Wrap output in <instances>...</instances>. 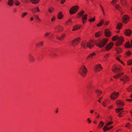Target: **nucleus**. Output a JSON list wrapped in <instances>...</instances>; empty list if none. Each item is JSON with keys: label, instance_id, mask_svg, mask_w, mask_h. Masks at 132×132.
I'll return each instance as SVG.
<instances>
[{"label": "nucleus", "instance_id": "f257e3e1", "mask_svg": "<svg viewBox=\"0 0 132 132\" xmlns=\"http://www.w3.org/2000/svg\"><path fill=\"white\" fill-rule=\"evenodd\" d=\"M94 43L92 40H90L88 42L84 41L81 42V45L84 48H86L87 47H88L91 49L93 47Z\"/></svg>", "mask_w": 132, "mask_h": 132}, {"label": "nucleus", "instance_id": "f03ea898", "mask_svg": "<svg viewBox=\"0 0 132 132\" xmlns=\"http://www.w3.org/2000/svg\"><path fill=\"white\" fill-rule=\"evenodd\" d=\"M112 39L113 41H117L116 44L117 46L121 45L124 41V39L122 37H119L118 36H113L112 38Z\"/></svg>", "mask_w": 132, "mask_h": 132}, {"label": "nucleus", "instance_id": "7ed1b4c3", "mask_svg": "<svg viewBox=\"0 0 132 132\" xmlns=\"http://www.w3.org/2000/svg\"><path fill=\"white\" fill-rule=\"evenodd\" d=\"M108 41L107 39H103L102 40H98L95 41V45L100 48L104 46L106 44Z\"/></svg>", "mask_w": 132, "mask_h": 132}, {"label": "nucleus", "instance_id": "20e7f679", "mask_svg": "<svg viewBox=\"0 0 132 132\" xmlns=\"http://www.w3.org/2000/svg\"><path fill=\"white\" fill-rule=\"evenodd\" d=\"M87 68L84 65H83L79 68V73L83 77L85 76L87 73Z\"/></svg>", "mask_w": 132, "mask_h": 132}, {"label": "nucleus", "instance_id": "39448f33", "mask_svg": "<svg viewBox=\"0 0 132 132\" xmlns=\"http://www.w3.org/2000/svg\"><path fill=\"white\" fill-rule=\"evenodd\" d=\"M79 7L77 6H75L72 7L70 10V13L72 14L75 13L78 11Z\"/></svg>", "mask_w": 132, "mask_h": 132}, {"label": "nucleus", "instance_id": "423d86ee", "mask_svg": "<svg viewBox=\"0 0 132 132\" xmlns=\"http://www.w3.org/2000/svg\"><path fill=\"white\" fill-rule=\"evenodd\" d=\"M81 38L80 37H78L73 40L70 43L73 46L77 45L79 43L80 40Z\"/></svg>", "mask_w": 132, "mask_h": 132}, {"label": "nucleus", "instance_id": "0eeeda50", "mask_svg": "<svg viewBox=\"0 0 132 132\" xmlns=\"http://www.w3.org/2000/svg\"><path fill=\"white\" fill-rule=\"evenodd\" d=\"M94 69L95 71L97 72L102 70L103 68L100 64H98L95 66L94 67Z\"/></svg>", "mask_w": 132, "mask_h": 132}, {"label": "nucleus", "instance_id": "6e6552de", "mask_svg": "<svg viewBox=\"0 0 132 132\" xmlns=\"http://www.w3.org/2000/svg\"><path fill=\"white\" fill-rule=\"evenodd\" d=\"M116 104L118 107H122L124 105V102L123 101L120 100H117L116 102Z\"/></svg>", "mask_w": 132, "mask_h": 132}, {"label": "nucleus", "instance_id": "1a4fd4ad", "mask_svg": "<svg viewBox=\"0 0 132 132\" xmlns=\"http://www.w3.org/2000/svg\"><path fill=\"white\" fill-rule=\"evenodd\" d=\"M119 95V93L117 92V93L115 92H113L111 95V98L113 100H114L116 99L118 96Z\"/></svg>", "mask_w": 132, "mask_h": 132}, {"label": "nucleus", "instance_id": "9d476101", "mask_svg": "<svg viewBox=\"0 0 132 132\" xmlns=\"http://www.w3.org/2000/svg\"><path fill=\"white\" fill-rule=\"evenodd\" d=\"M113 43H111L108 44L106 46V50L107 51H108L112 48L113 46Z\"/></svg>", "mask_w": 132, "mask_h": 132}, {"label": "nucleus", "instance_id": "9b49d317", "mask_svg": "<svg viewBox=\"0 0 132 132\" xmlns=\"http://www.w3.org/2000/svg\"><path fill=\"white\" fill-rule=\"evenodd\" d=\"M28 57L30 61L31 62H33L34 61L35 59L33 56L30 53L29 54Z\"/></svg>", "mask_w": 132, "mask_h": 132}, {"label": "nucleus", "instance_id": "f8f14e48", "mask_svg": "<svg viewBox=\"0 0 132 132\" xmlns=\"http://www.w3.org/2000/svg\"><path fill=\"white\" fill-rule=\"evenodd\" d=\"M129 20L128 17L127 15H125L122 18V21L123 22L125 23H127Z\"/></svg>", "mask_w": 132, "mask_h": 132}, {"label": "nucleus", "instance_id": "ddd939ff", "mask_svg": "<svg viewBox=\"0 0 132 132\" xmlns=\"http://www.w3.org/2000/svg\"><path fill=\"white\" fill-rule=\"evenodd\" d=\"M87 15L86 14L83 15L82 17V21L83 23L86 22L85 20H87Z\"/></svg>", "mask_w": 132, "mask_h": 132}, {"label": "nucleus", "instance_id": "4468645a", "mask_svg": "<svg viewBox=\"0 0 132 132\" xmlns=\"http://www.w3.org/2000/svg\"><path fill=\"white\" fill-rule=\"evenodd\" d=\"M105 36L106 37H109L111 35L110 31L108 29H106L105 31Z\"/></svg>", "mask_w": 132, "mask_h": 132}, {"label": "nucleus", "instance_id": "2eb2a0df", "mask_svg": "<svg viewBox=\"0 0 132 132\" xmlns=\"http://www.w3.org/2000/svg\"><path fill=\"white\" fill-rule=\"evenodd\" d=\"M120 80H123V81L124 84L129 80V78L128 77L126 76H124L123 78L121 79Z\"/></svg>", "mask_w": 132, "mask_h": 132}, {"label": "nucleus", "instance_id": "dca6fc26", "mask_svg": "<svg viewBox=\"0 0 132 132\" xmlns=\"http://www.w3.org/2000/svg\"><path fill=\"white\" fill-rule=\"evenodd\" d=\"M120 68H118L115 67H114L112 69V71L113 72H115L116 73H118V71L119 70H120Z\"/></svg>", "mask_w": 132, "mask_h": 132}, {"label": "nucleus", "instance_id": "f3484780", "mask_svg": "<svg viewBox=\"0 0 132 132\" xmlns=\"http://www.w3.org/2000/svg\"><path fill=\"white\" fill-rule=\"evenodd\" d=\"M131 33V31L129 29L125 30L124 32L125 34L128 36H129Z\"/></svg>", "mask_w": 132, "mask_h": 132}, {"label": "nucleus", "instance_id": "a211bd4d", "mask_svg": "<svg viewBox=\"0 0 132 132\" xmlns=\"http://www.w3.org/2000/svg\"><path fill=\"white\" fill-rule=\"evenodd\" d=\"M56 29L59 32L62 31L63 29V27L59 25L57 26L56 28Z\"/></svg>", "mask_w": 132, "mask_h": 132}, {"label": "nucleus", "instance_id": "6ab92c4d", "mask_svg": "<svg viewBox=\"0 0 132 132\" xmlns=\"http://www.w3.org/2000/svg\"><path fill=\"white\" fill-rule=\"evenodd\" d=\"M81 26V25H76L73 27V29H72V30L75 31L79 29Z\"/></svg>", "mask_w": 132, "mask_h": 132}, {"label": "nucleus", "instance_id": "aec40b11", "mask_svg": "<svg viewBox=\"0 0 132 132\" xmlns=\"http://www.w3.org/2000/svg\"><path fill=\"white\" fill-rule=\"evenodd\" d=\"M131 45L130 44L129 42H127L126 45L125 47L127 48L132 47V39L131 42Z\"/></svg>", "mask_w": 132, "mask_h": 132}, {"label": "nucleus", "instance_id": "412c9836", "mask_svg": "<svg viewBox=\"0 0 132 132\" xmlns=\"http://www.w3.org/2000/svg\"><path fill=\"white\" fill-rule=\"evenodd\" d=\"M14 2V0H9L7 4L10 6H12L13 5Z\"/></svg>", "mask_w": 132, "mask_h": 132}, {"label": "nucleus", "instance_id": "4be33fe9", "mask_svg": "<svg viewBox=\"0 0 132 132\" xmlns=\"http://www.w3.org/2000/svg\"><path fill=\"white\" fill-rule=\"evenodd\" d=\"M113 127V126H111L109 128L108 127H107L106 126H104V128H103V129L104 131H106L107 130H109L110 129L112 128Z\"/></svg>", "mask_w": 132, "mask_h": 132}, {"label": "nucleus", "instance_id": "5701e85b", "mask_svg": "<svg viewBox=\"0 0 132 132\" xmlns=\"http://www.w3.org/2000/svg\"><path fill=\"white\" fill-rule=\"evenodd\" d=\"M50 56L52 57H56L57 56V54L54 51H51L50 52Z\"/></svg>", "mask_w": 132, "mask_h": 132}, {"label": "nucleus", "instance_id": "b1692460", "mask_svg": "<svg viewBox=\"0 0 132 132\" xmlns=\"http://www.w3.org/2000/svg\"><path fill=\"white\" fill-rule=\"evenodd\" d=\"M104 22V20L103 19H101L100 22L97 24V26L98 27L101 26L103 24Z\"/></svg>", "mask_w": 132, "mask_h": 132}, {"label": "nucleus", "instance_id": "393cba45", "mask_svg": "<svg viewBox=\"0 0 132 132\" xmlns=\"http://www.w3.org/2000/svg\"><path fill=\"white\" fill-rule=\"evenodd\" d=\"M63 17V16L62 14V12H60L57 15V18L59 19H62Z\"/></svg>", "mask_w": 132, "mask_h": 132}, {"label": "nucleus", "instance_id": "a878e982", "mask_svg": "<svg viewBox=\"0 0 132 132\" xmlns=\"http://www.w3.org/2000/svg\"><path fill=\"white\" fill-rule=\"evenodd\" d=\"M31 11L34 13L36 12H40V11L38 7H37L32 9Z\"/></svg>", "mask_w": 132, "mask_h": 132}, {"label": "nucleus", "instance_id": "bb28decb", "mask_svg": "<svg viewBox=\"0 0 132 132\" xmlns=\"http://www.w3.org/2000/svg\"><path fill=\"white\" fill-rule=\"evenodd\" d=\"M115 7L117 10L119 11H121V7L120 5L118 4H116L115 5Z\"/></svg>", "mask_w": 132, "mask_h": 132}, {"label": "nucleus", "instance_id": "cd10ccee", "mask_svg": "<svg viewBox=\"0 0 132 132\" xmlns=\"http://www.w3.org/2000/svg\"><path fill=\"white\" fill-rule=\"evenodd\" d=\"M85 13L84 11L83 10L81 11L78 14V15L79 18V17H81L82 16V15L84 14Z\"/></svg>", "mask_w": 132, "mask_h": 132}, {"label": "nucleus", "instance_id": "c85d7f7f", "mask_svg": "<svg viewBox=\"0 0 132 132\" xmlns=\"http://www.w3.org/2000/svg\"><path fill=\"white\" fill-rule=\"evenodd\" d=\"M65 34H63L62 35L61 37H59L58 36H57V39L60 40H62L63 39V38L65 37Z\"/></svg>", "mask_w": 132, "mask_h": 132}, {"label": "nucleus", "instance_id": "c756f323", "mask_svg": "<svg viewBox=\"0 0 132 132\" xmlns=\"http://www.w3.org/2000/svg\"><path fill=\"white\" fill-rule=\"evenodd\" d=\"M30 1L32 3L34 4H37L38 3L39 1V0H30Z\"/></svg>", "mask_w": 132, "mask_h": 132}, {"label": "nucleus", "instance_id": "7c9ffc66", "mask_svg": "<svg viewBox=\"0 0 132 132\" xmlns=\"http://www.w3.org/2000/svg\"><path fill=\"white\" fill-rule=\"evenodd\" d=\"M121 3L123 6L127 5L126 1V0H121Z\"/></svg>", "mask_w": 132, "mask_h": 132}, {"label": "nucleus", "instance_id": "2f4dec72", "mask_svg": "<svg viewBox=\"0 0 132 132\" xmlns=\"http://www.w3.org/2000/svg\"><path fill=\"white\" fill-rule=\"evenodd\" d=\"M107 101L105 100L102 103V104L104 107H106L108 104Z\"/></svg>", "mask_w": 132, "mask_h": 132}, {"label": "nucleus", "instance_id": "473e14b6", "mask_svg": "<svg viewBox=\"0 0 132 132\" xmlns=\"http://www.w3.org/2000/svg\"><path fill=\"white\" fill-rule=\"evenodd\" d=\"M123 108H117L116 109V113H118L120 112L123 109Z\"/></svg>", "mask_w": 132, "mask_h": 132}, {"label": "nucleus", "instance_id": "72a5a7b5", "mask_svg": "<svg viewBox=\"0 0 132 132\" xmlns=\"http://www.w3.org/2000/svg\"><path fill=\"white\" fill-rule=\"evenodd\" d=\"M95 55H96L95 53H93L90 54V55H89L87 57V58H92Z\"/></svg>", "mask_w": 132, "mask_h": 132}, {"label": "nucleus", "instance_id": "f704fd0d", "mask_svg": "<svg viewBox=\"0 0 132 132\" xmlns=\"http://www.w3.org/2000/svg\"><path fill=\"white\" fill-rule=\"evenodd\" d=\"M101 35V32H97L95 34V36L96 37H98Z\"/></svg>", "mask_w": 132, "mask_h": 132}, {"label": "nucleus", "instance_id": "c9c22d12", "mask_svg": "<svg viewBox=\"0 0 132 132\" xmlns=\"http://www.w3.org/2000/svg\"><path fill=\"white\" fill-rule=\"evenodd\" d=\"M54 10V8L53 7H50L48 10L49 12L51 13L53 12Z\"/></svg>", "mask_w": 132, "mask_h": 132}, {"label": "nucleus", "instance_id": "e433bc0d", "mask_svg": "<svg viewBox=\"0 0 132 132\" xmlns=\"http://www.w3.org/2000/svg\"><path fill=\"white\" fill-rule=\"evenodd\" d=\"M43 42H41L36 44V46L37 47H38V46H43Z\"/></svg>", "mask_w": 132, "mask_h": 132}, {"label": "nucleus", "instance_id": "4c0bfd02", "mask_svg": "<svg viewBox=\"0 0 132 132\" xmlns=\"http://www.w3.org/2000/svg\"><path fill=\"white\" fill-rule=\"evenodd\" d=\"M122 24L121 23H119L117 25V29H120L122 26Z\"/></svg>", "mask_w": 132, "mask_h": 132}, {"label": "nucleus", "instance_id": "58836bf2", "mask_svg": "<svg viewBox=\"0 0 132 132\" xmlns=\"http://www.w3.org/2000/svg\"><path fill=\"white\" fill-rule=\"evenodd\" d=\"M104 124V123L102 121H101L99 125V127L100 128L102 127Z\"/></svg>", "mask_w": 132, "mask_h": 132}, {"label": "nucleus", "instance_id": "ea45409f", "mask_svg": "<svg viewBox=\"0 0 132 132\" xmlns=\"http://www.w3.org/2000/svg\"><path fill=\"white\" fill-rule=\"evenodd\" d=\"M127 90L129 92H132V85L130 86L128 88H127Z\"/></svg>", "mask_w": 132, "mask_h": 132}, {"label": "nucleus", "instance_id": "a19ab883", "mask_svg": "<svg viewBox=\"0 0 132 132\" xmlns=\"http://www.w3.org/2000/svg\"><path fill=\"white\" fill-rule=\"evenodd\" d=\"M28 13L27 12H24L22 13V14L21 15V17L22 18H23L24 17L26 16L27 14Z\"/></svg>", "mask_w": 132, "mask_h": 132}, {"label": "nucleus", "instance_id": "79ce46f5", "mask_svg": "<svg viewBox=\"0 0 132 132\" xmlns=\"http://www.w3.org/2000/svg\"><path fill=\"white\" fill-rule=\"evenodd\" d=\"M14 2L15 4L17 6H18L20 5V3L17 0H15Z\"/></svg>", "mask_w": 132, "mask_h": 132}, {"label": "nucleus", "instance_id": "37998d69", "mask_svg": "<svg viewBox=\"0 0 132 132\" xmlns=\"http://www.w3.org/2000/svg\"><path fill=\"white\" fill-rule=\"evenodd\" d=\"M116 51L118 53H120L121 51V50L120 48H117L116 49Z\"/></svg>", "mask_w": 132, "mask_h": 132}, {"label": "nucleus", "instance_id": "c03bdc74", "mask_svg": "<svg viewBox=\"0 0 132 132\" xmlns=\"http://www.w3.org/2000/svg\"><path fill=\"white\" fill-rule=\"evenodd\" d=\"M121 74H118L114 76L113 77L114 78H118L120 77L121 76Z\"/></svg>", "mask_w": 132, "mask_h": 132}, {"label": "nucleus", "instance_id": "a18cd8bd", "mask_svg": "<svg viewBox=\"0 0 132 132\" xmlns=\"http://www.w3.org/2000/svg\"><path fill=\"white\" fill-rule=\"evenodd\" d=\"M112 123H113V122L112 121L109 122L106 124L105 126L107 127L108 126H109V125H111Z\"/></svg>", "mask_w": 132, "mask_h": 132}, {"label": "nucleus", "instance_id": "49530a36", "mask_svg": "<svg viewBox=\"0 0 132 132\" xmlns=\"http://www.w3.org/2000/svg\"><path fill=\"white\" fill-rule=\"evenodd\" d=\"M127 64L129 65L132 64V60L128 61L127 62Z\"/></svg>", "mask_w": 132, "mask_h": 132}, {"label": "nucleus", "instance_id": "de8ad7c7", "mask_svg": "<svg viewBox=\"0 0 132 132\" xmlns=\"http://www.w3.org/2000/svg\"><path fill=\"white\" fill-rule=\"evenodd\" d=\"M95 20V17L93 18H92L90 19L89 20V21L90 22H92L94 21Z\"/></svg>", "mask_w": 132, "mask_h": 132}, {"label": "nucleus", "instance_id": "09e8293b", "mask_svg": "<svg viewBox=\"0 0 132 132\" xmlns=\"http://www.w3.org/2000/svg\"><path fill=\"white\" fill-rule=\"evenodd\" d=\"M96 92L97 93L98 95H100L102 93V91H100L98 90H97L96 91Z\"/></svg>", "mask_w": 132, "mask_h": 132}, {"label": "nucleus", "instance_id": "8fccbe9b", "mask_svg": "<svg viewBox=\"0 0 132 132\" xmlns=\"http://www.w3.org/2000/svg\"><path fill=\"white\" fill-rule=\"evenodd\" d=\"M131 126V125L129 123H127L126 126V127L128 128H130Z\"/></svg>", "mask_w": 132, "mask_h": 132}, {"label": "nucleus", "instance_id": "3c124183", "mask_svg": "<svg viewBox=\"0 0 132 132\" xmlns=\"http://www.w3.org/2000/svg\"><path fill=\"white\" fill-rule=\"evenodd\" d=\"M87 87L88 88H92L93 87V86L91 85L90 84H89L88 86Z\"/></svg>", "mask_w": 132, "mask_h": 132}, {"label": "nucleus", "instance_id": "603ef678", "mask_svg": "<svg viewBox=\"0 0 132 132\" xmlns=\"http://www.w3.org/2000/svg\"><path fill=\"white\" fill-rule=\"evenodd\" d=\"M123 115L122 113V112H120L118 114V116L120 117Z\"/></svg>", "mask_w": 132, "mask_h": 132}, {"label": "nucleus", "instance_id": "864d4df0", "mask_svg": "<svg viewBox=\"0 0 132 132\" xmlns=\"http://www.w3.org/2000/svg\"><path fill=\"white\" fill-rule=\"evenodd\" d=\"M117 1V0H113L111 2V3L113 4H114L116 3Z\"/></svg>", "mask_w": 132, "mask_h": 132}, {"label": "nucleus", "instance_id": "5fc2aeb1", "mask_svg": "<svg viewBox=\"0 0 132 132\" xmlns=\"http://www.w3.org/2000/svg\"><path fill=\"white\" fill-rule=\"evenodd\" d=\"M131 52H130V51H129L128 52H127L126 53V54L127 55H129L131 54Z\"/></svg>", "mask_w": 132, "mask_h": 132}, {"label": "nucleus", "instance_id": "6e6d98bb", "mask_svg": "<svg viewBox=\"0 0 132 132\" xmlns=\"http://www.w3.org/2000/svg\"><path fill=\"white\" fill-rule=\"evenodd\" d=\"M50 33V32H46L44 36H45L47 37Z\"/></svg>", "mask_w": 132, "mask_h": 132}, {"label": "nucleus", "instance_id": "4d7b16f0", "mask_svg": "<svg viewBox=\"0 0 132 132\" xmlns=\"http://www.w3.org/2000/svg\"><path fill=\"white\" fill-rule=\"evenodd\" d=\"M70 22H72V21L70 19L67 22V24H69L70 23Z\"/></svg>", "mask_w": 132, "mask_h": 132}, {"label": "nucleus", "instance_id": "13d9d810", "mask_svg": "<svg viewBox=\"0 0 132 132\" xmlns=\"http://www.w3.org/2000/svg\"><path fill=\"white\" fill-rule=\"evenodd\" d=\"M34 16L36 18H37L38 19V20H40V19L39 18L38 16V15H35Z\"/></svg>", "mask_w": 132, "mask_h": 132}, {"label": "nucleus", "instance_id": "bf43d9fd", "mask_svg": "<svg viewBox=\"0 0 132 132\" xmlns=\"http://www.w3.org/2000/svg\"><path fill=\"white\" fill-rule=\"evenodd\" d=\"M55 16H53V18L51 19V21H54V20H55Z\"/></svg>", "mask_w": 132, "mask_h": 132}, {"label": "nucleus", "instance_id": "052dcab7", "mask_svg": "<svg viewBox=\"0 0 132 132\" xmlns=\"http://www.w3.org/2000/svg\"><path fill=\"white\" fill-rule=\"evenodd\" d=\"M66 0H61V3L63 4L65 2Z\"/></svg>", "mask_w": 132, "mask_h": 132}, {"label": "nucleus", "instance_id": "680f3d73", "mask_svg": "<svg viewBox=\"0 0 132 132\" xmlns=\"http://www.w3.org/2000/svg\"><path fill=\"white\" fill-rule=\"evenodd\" d=\"M109 56V54H106L105 56V58H106L107 57H108Z\"/></svg>", "mask_w": 132, "mask_h": 132}, {"label": "nucleus", "instance_id": "e2e57ef3", "mask_svg": "<svg viewBox=\"0 0 132 132\" xmlns=\"http://www.w3.org/2000/svg\"><path fill=\"white\" fill-rule=\"evenodd\" d=\"M87 121H88V122H89V123H90L91 122V120H90V118H88L87 119Z\"/></svg>", "mask_w": 132, "mask_h": 132}, {"label": "nucleus", "instance_id": "0e129e2a", "mask_svg": "<svg viewBox=\"0 0 132 132\" xmlns=\"http://www.w3.org/2000/svg\"><path fill=\"white\" fill-rule=\"evenodd\" d=\"M119 61L122 64H124V63H123V62L121 61L120 60V59H119Z\"/></svg>", "mask_w": 132, "mask_h": 132}, {"label": "nucleus", "instance_id": "69168bd1", "mask_svg": "<svg viewBox=\"0 0 132 132\" xmlns=\"http://www.w3.org/2000/svg\"><path fill=\"white\" fill-rule=\"evenodd\" d=\"M108 23L109 22L108 21H106L105 22L104 24L105 25H107Z\"/></svg>", "mask_w": 132, "mask_h": 132}, {"label": "nucleus", "instance_id": "338daca9", "mask_svg": "<svg viewBox=\"0 0 132 132\" xmlns=\"http://www.w3.org/2000/svg\"><path fill=\"white\" fill-rule=\"evenodd\" d=\"M94 112V111L93 110H91L90 111V112L91 113H93Z\"/></svg>", "mask_w": 132, "mask_h": 132}, {"label": "nucleus", "instance_id": "774afa93", "mask_svg": "<svg viewBox=\"0 0 132 132\" xmlns=\"http://www.w3.org/2000/svg\"><path fill=\"white\" fill-rule=\"evenodd\" d=\"M127 100L129 101H132V99H127Z\"/></svg>", "mask_w": 132, "mask_h": 132}]
</instances>
